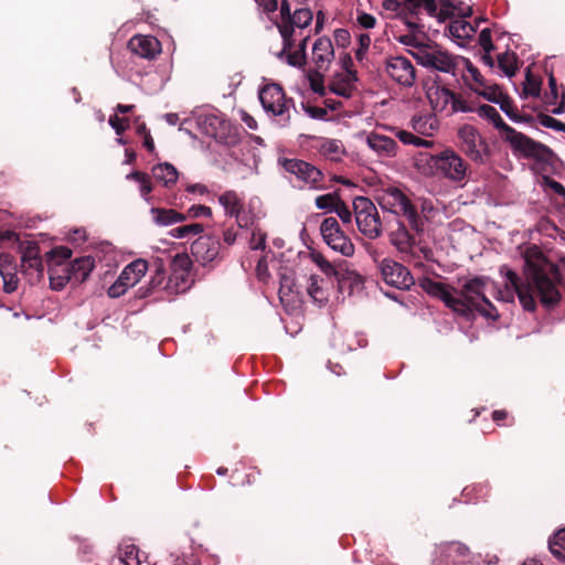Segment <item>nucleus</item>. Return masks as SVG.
<instances>
[{
  "label": "nucleus",
  "instance_id": "obj_1",
  "mask_svg": "<svg viewBox=\"0 0 565 565\" xmlns=\"http://www.w3.org/2000/svg\"><path fill=\"white\" fill-rule=\"evenodd\" d=\"M523 258L524 280L513 270L509 269L505 274L507 285L515 290L523 309L530 312L535 311L534 295L546 309L558 306L562 295L553 284L556 277L553 276L556 273V264L550 260L536 245L527 247Z\"/></svg>",
  "mask_w": 565,
  "mask_h": 565
},
{
  "label": "nucleus",
  "instance_id": "obj_2",
  "mask_svg": "<svg viewBox=\"0 0 565 565\" xmlns=\"http://www.w3.org/2000/svg\"><path fill=\"white\" fill-rule=\"evenodd\" d=\"M477 113L480 117L492 122L514 154L533 159L539 163L551 164L554 161L555 153L550 147L509 126L494 107L483 104L478 107Z\"/></svg>",
  "mask_w": 565,
  "mask_h": 565
},
{
  "label": "nucleus",
  "instance_id": "obj_3",
  "mask_svg": "<svg viewBox=\"0 0 565 565\" xmlns=\"http://www.w3.org/2000/svg\"><path fill=\"white\" fill-rule=\"evenodd\" d=\"M379 203L383 209L406 218L408 226L416 234H424L425 217L420 215L417 207L409 198L398 188L388 186L379 196Z\"/></svg>",
  "mask_w": 565,
  "mask_h": 565
},
{
  "label": "nucleus",
  "instance_id": "obj_4",
  "mask_svg": "<svg viewBox=\"0 0 565 565\" xmlns=\"http://www.w3.org/2000/svg\"><path fill=\"white\" fill-rule=\"evenodd\" d=\"M284 170L291 174L297 182L294 186L322 191L329 186L324 184V173L310 162L297 158H285L280 161Z\"/></svg>",
  "mask_w": 565,
  "mask_h": 565
},
{
  "label": "nucleus",
  "instance_id": "obj_5",
  "mask_svg": "<svg viewBox=\"0 0 565 565\" xmlns=\"http://www.w3.org/2000/svg\"><path fill=\"white\" fill-rule=\"evenodd\" d=\"M173 265L179 266L182 270L180 274L174 271V274L169 278L166 285V270L163 267V263L161 259H156L152 264L154 267L153 274L151 276L150 281L147 286H141L137 290V296L139 298H146L150 295H152L154 291L159 289H172L171 284L172 281H178L179 279L182 280V282H185V276L188 275V271L191 266V260L186 255H177L173 259Z\"/></svg>",
  "mask_w": 565,
  "mask_h": 565
},
{
  "label": "nucleus",
  "instance_id": "obj_6",
  "mask_svg": "<svg viewBox=\"0 0 565 565\" xmlns=\"http://www.w3.org/2000/svg\"><path fill=\"white\" fill-rule=\"evenodd\" d=\"M487 282L486 277H475L465 281L460 289L454 288V298L462 303L465 312H461L458 306H455L452 311L467 320L475 319V308L487 298Z\"/></svg>",
  "mask_w": 565,
  "mask_h": 565
},
{
  "label": "nucleus",
  "instance_id": "obj_7",
  "mask_svg": "<svg viewBox=\"0 0 565 565\" xmlns=\"http://www.w3.org/2000/svg\"><path fill=\"white\" fill-rule=\"evenodd\" d=\"M431 172L452 182H463L467 178L468 166L454 150L446 149L429 157L427 161Z\"/></svg>",
  "mask_w": 565,
  "mask_h": 565
},
{
  "label": "nucleus",
  "instance_id": "obj_8",
  "mask_svg": "<svg viewBox=\"0 0 565 565\" xmlns=\"http://www.w3.org/2000/svg\"><path fill=\"white\" fill-rule=\"evenodd\" d=\"M355 222L359 231L370 239L382 235V222L374 203L365 198L358 196L353 201Z\"/></svg>",
  "mask_w": 565,
  "mask_h": 565
},
{
  "label": "nucleus",
  "instance_id": "obj_9",
  "mask_svg": "<svg viewBox=\"0 0 565 565\" xmlns=\"http://www.w3.org/2000/svg\"><path fill=\"white\" fill-rule=\"evenodd\" d=\"M431 565H473L470 550L460 542H445L435 547Z\"/></svg>",
  "mask_w": 565,
  "mask_h": 565
},
{
  "label": "nucleus",
  "instance_id": "obj_10",
  "mask_svg": "<svg viewBox=\"0 0 565 565\" xmlns=\"http://www.w3.org/2000/svg\"><path fill=\"white\" fill-rule=\"evenodd\" d=\"M320 232L330 248L341 253L343 256H352L354 254V245L351 239L341 230L335 217H327L320 225Z\"/></svg>",
  "mask_w": 565,
  "mask_h": 565
},
{
  "label": "nucleus",
  "instance_id": "obj_11",
  "mask_svg": "<svg viewBox=\"0 0 565 565\" xmlns=\"http://www.w3.org/2000/svg\"><path fill=\"white\" fill-rule=\"evenodd\" d=\"M460 150L472 161L483 163V154L488 151V145L479 131L471 125H465L458 130Z\"/></svg>",
  "mask_w": 565,
  "mask_h": 565
},
{
  "label": "nucleus",
  "instance_id": "obj_12",
  "mask_svg": "<svg viewBox=\"0 0 565 565\" xmlns=\"http://www.w3.org/2000/svg\"><path fill=\"white\" fill-rule=\"evenodd\" d=\"M259 100L263 108L274 116H282L294 106V100L287 98L282 87L278 84H267L259 90Z\"/></svg>",
  "mask_w": 565,
  "mask_h": 565
},
{
  "label": "nucleus",
  "instance_id": "obj_13",
  "mask_svg": "<svg viewBox=\"0 0 565 565\" xmlns=\"http://www.w3.org/2000/svg\"><path fill=\"white\" fill-rule=\"evenodd\" d=\"M379 268L382 279L392 287L408 289L415 282L411 271L404 265L391 258H384Z\"/></svg>",
  "mask_w": 565,
  "mask_h": 565
},
{
  "label": "nucleus",
  "instance_id": "obj_14",
  "mask_svg": "<svg viewBox=\"0 0 565 565\" xmlns=\"http://www.w3.org/2000/svg\"><path fill=\"white\" fill-rule=\"evenodd\" d=\"M414 56L420 65L444 73H454L456 67L452 56L438 49L423 47L417 53H414Z\"/></svg>",
  "mask_w": 565,
  "mask_h": 565
},
{
  "label": "nucleus",
  "instance_id": "obj_15",
  "mask_svg": "<svg viewBox=\"0 0 565 565\" xmlns=\"http://www.w3.org/2000/svg\"><path fill=\"white\" fill-rule=\"evenodd\" d=\"M199 125L203 134L221 142H227L232 137L231 121L221 115L209 114L200 117Z\"/></svg>",
  "mask_w": 565,
  "mask_h": 565
},
{
  "label": "nucleus",
  "instance_id": "obj_16",
  "mask_svg": "<svg viewBox=\"0 0 565 565\" xmlns=\"http://www.w3.org/2000/svg\"><path fill=\"white\" fill-rule=\"evenodd\" d=\"M385 68L391 78L403 86L411 87L415 83V67L405 56H392L387 58Z\"/></svg>",
  "mask_w": 565,
  "mask_h": 565
},
{
  "label": "nucleus",
  "instance_id": "obj_17",
  "mask_svg": "<svg viewBox=\"0 0 565 565\" xmlns=\"http://www.w3.org/2000/svg\"><path fill=\"white\" fill-rule=\"evenodd\" d=\"M21 271L29 277L31 284L38 282L43 278L44 266L38 244L30 243L23 249L21 256Z\"/></svg>",
  "mask_w": 565,
  "mask_h": 565
},
{
  "label": "nucleus",
  "instance_id": "obj_18",
  "mask_svg": "<svg viewBox=\"0 0 565 565\" xmlns=\"http://www.w3.org/2000/svg\"><path fill=\"white\" fill-rule=\"evenodd\" d=\"M221 243L216 236L201 235L191 244V253L196 262L206 265L217 258Z\"/></svg>",
  "mask_w": 565,
  "mask_h": 565
},
{
  "label": "nucleus",
  "instance_id": "obj_19",
  "mask_svg": "<svg viewBox=\"0 0 565 565\" xmlns=\"http://www.w3.org/2000/svg\"><path fill=\"white\" fill-rule=\"evenodd\" d=\"M128 49L136 55L152 60L161 52V43L152 35H134L128 41Z\"/></svg>",
  "mask_w": 565,
  "mask_h": 565
},
{
  "label": "nucleus",
  "instance_id": "obj_20",
  "mask_svg": "<svg viewBox=\"0 0 565 565\" xmlns=\"http://www.w3.org/2000/svg\"><path fill=\"white\" fill-rule=\"evenodd\" d=\"M411 227L402 221L397 222V228L390 234L391 243L403 254L413 255V248L417 245V236Z\"/></svg>",
  "mask_w": 565,
  "mask_h": 565
},
{
  "label": "nucleus",
  "instance_id": "obj_21",
  "mask_svg": "<svg viewBox=\"0 0 565 565\" xmlns=\"http://www.w3.org/2000/svg\"><path fill=\"white\" fill-rule=\"evenodd\" d=\"M422 287L427 294L441 299L451 310H454L455 306H458L460 311L465 312L462 303L455 300L452 290L454 288H451L449 285L426 278L422 282Z\"/></svg>",
  "mask_w": 565,
  "mask_h": 565
},
{
  "label": "nucleus",
  "instance_id": "obj_22",
  "mask_svg": "<svg viewBox=\"0 0 565 565\" xmlns=\"http://www.w3.org/2000/svg\"><path fill=\"white\" fill-rule=\"evenodd\" d=\"M358 81V73L356 72H349V74L335 73L329 85L328 88L331 93L344 97L350 98L353 95V92L355 89L354 83Z\"/></svg>",
  "mask_w": 565,
  "mask_h": 565
},
{
  "label": "nucleus",
  "instance_id": "obj_23",
  "mask_svg": "<svg viewBox=\"0 0 565 565\" xmlns=\"http://www.w3.org/2000/svg\"><path fill=\"white\" fill-rule=\"evenodd\" d=\"M338 287L341 292L347 291L352 295L354 291H360L364 285V278L355 270L349 269L348 267H340L335 276Z\"/></svg>",
  "mask_w": 565,
  "mask_h": 565
},
{
  "label": "nucleus",
  "instance_id": "obj_24",
  "mask_svg": "<svg viewBox=\"0 0 565 565\" xmlns=\"http://www.w3.org/2000/svg\"><path fill=\"white\" fill-rule=\"evenodd\" d=\"M316 142L318 152L330 161L339 162L347 153L345 148L340 140L318 137L316 138Z\"/></svg>",
  "mask_w": 565,
  "mask_h": 565
},
{
  "label": "nucleus",
  "instance_id": "obj_25",
  "mask_svg": "<svg viewBox=\"0 0 565 565\" xmlns=\"http://www.w3.org/2000/svg\"><path fill=\"white\" fill-rule=\"evenodd\" d=\"M72 284L79 285L84 282L95 267V259L92 256H83L76 258L73 263L67 264Z\"/></svg>",
  "mask_w": 565,
  "mask_h": 565
},
{
  "label": "nucleus",
  "instance_id": "obj_26",
  "mask_svg": "<svg viewBox=\"0 0 565 565\" xmlns=\"http://www.w3.org/2000/svg\"><path fill=\"white\" fill-rule=\"evenodd\" d=\"M427 98L435 111L441 113L448 110L454 98V92L439 85H431L427 89Z\"/></svg>",
  "mask_w": 565,
  "mask_h": 565
},
{
  "label": "nucleus",
  "instance_id": "obj_27",
  "mask_svg": "<svg viewBox=\"0 0 565 565\" xmlns=\"http://www.w3.org/2000/svg\"><path fill=\"white\" fill-rule=\"evenodd\" d=\"M367 146L380 156L394 157L398 148L397 142L391 137L372 132L366 139Z\"/></svg>",
  "mask_w": 565,
  "mask_h": 565
},
{
  "label": "nucleus",
  "instance_id": "obj_28",
  "mask_svg": "<svg viewBox=\"0 0 565 565\" xmlns=\"http://www.w3.org/2000/svg\"><path fill=\"white\" fill-rule=\"evenodd\" d=\"M313 61L318 68L323 70L331 62L334 51L329 38H319L312 47Z\"/></svg>",
  "mask_w": 565,
  "mask_h": 565
},
{
  "label": "nucleus",
  "instance_id": "obj_29",
  "mask_svg": "<svg viewBox=\"0 0 565 565\" xmlns=\"http://www.w3.org/2000/svg\"><path fill=\"white\" fill-rule=\"evenodd\" d=\"M50 286L53 290H62L68 282H72L67 264L56 262L49 265Z\"/></svg>",
  "mask_w": 565,
  "mask_h": 565
},
{
  "label": "nucleus",
  "instance_id": "obj_30",
  "mask_svg": "<svg viewBox=\"0 0 565 565\" xmlns=\"http://www.w3.org/2000/svg\"><path fill=\"white\" fill-rule=\"evenodd\" d=\"M151 172L153 178L158 182H161L166 188H171L172 185H174L179 178V172L177 168L169 162L158 163L153 166Z\"/></svg>",
  "mask_w": 565,
  "mask_h": 565
},
{
  "label": "nucleus",
  "instance_id": "obj_31",
  "mask_svg": "<svg viewBox=\"0 0 565 565\" xmlns=\"http://www.w3.org/2000/svg\"><path fill=\"white\" fill-rule=\"evenodd\" d=\"M218 203L224 207L225 215L230 217L238 216L244 206L242 198L233 190L222 193L218 196Z\"/></svg>",
  "mask_w": 565,
  "mask_h": 565
},
{
  "label": "nucleus",
  "instance_id": "obj_32",
  "mask_svg": "<svg viewBox=\"0 0 565 565\" xmlns=\"http://www.w3.org/2000/svg\"><path fill=\"white\" fill-rule=\"evenodd\" d=\"M150 213L153 222L159 226H169L185 220L184 214L173 209L152 207Z\"/></svg>",
  "mask_w": 565,
  "mask_h": 565
},
{
  "label": "nucleus",
  "instance_id": "obj_33",
  "mask_svg": "<svg viewBox=\"0 0 565 565\" xmlns=\"http://www.w3.org/2000/svg\"><path fill=\"white\" fill-rule=\"evenodd\" d=\"M117 561L122 565H141L139 547L132 543H121L118 546Z\"/></svg>",
  "mask_w": 565,
  "mask_h": 565
},
{
  "label": "nucleus",
  "instance_id": "obj_34",
  "mask_svg": "<svg viewBox=\"0 0 565 565\" xmlns=\"http://www.w3.org/2000/svg\"><path fill=\"white\" fill-rule=\"evenodd\" d=\"M404 8L411 15H418L422 10L430 17L437 14L436 0H404Z\"/></svg>",
  "mask_w": 565,
  "mask_h": 565
},
{
  "label": "nucleus",
  "instance_id": "obj_35",
  "mask_svg": "<svg viewBox=\"0 0 565 565\" xmlns=\"http://www.w3.org/2000/svg\"><path fill=\"white\" fill-rule=\"evenodd\" d=\"M448 30L451 36L460 40L471 39L477 31L471 23L460 19L451 21Z\"/></svg>",
  "mask_w": 565,
  "mask_h": 565
},
{
  "label": "nucleus",
  "instance_id": "obj_36",
  "mask_svg": "<svg viewBox=\"0 0 565 565\" xmlns=\"http://www.w3.org/2000/svg\"><path fill=\"white\" fill-rule=\"evenodd\" d=\"M311 260L320 268V270L328 277H334L342 267L343 264H332L330 263L320 252L312 250L310 253Z\"/></svg>",
  "mask_w": 565,
  "mask_h": 565
},
{
  "label": "nucleus",
  "instance_id": "obj_37",
  "mask_svg": "<svg viewBox=\"0 0 565 565\" xmlns=\"http://www.w3.org/2000/svg\"><path fill=\"white\" fill-rule=\"evenodd\" d=\"M551 553L558 559H565V527L559 529L548 540Z\"/></svg>",
  "mask_w": 565,
  "mask_h": 565
},
{
  "label": "nucleus",
  "instance_id": "obj_38",
  "mask_svg": "<svg viewBox=\"0 0 565 565\" xmlns=\"http://www.w3.org/2000/svg\"><path fill=\"white\" fill-rule=\"evenodd\" d=\"M498 66L508 76L512 77L518 71V57L514 52L498 55Z\"/></svg>",
  "mask_w": 565,
  "mask_h": 565
},
{
  "label": "nucleus",
  "instance_id": "obj_39",
  "mask_svg": "<svg viewBox=\"0 0 565 565\" xmlns=\"http://www.w3.org/2000/svg\"><path fill=\"white\" fill-rule=\"evenodd\" d=\"M127 179L138 182L140 184V189H139L140 195L146 201L150 200L149 195L152 192L153 186H152L150 177L147 173L141 172V171H132L131 173H129L127 175Z\"/></svg>",
  "mask_w": 565,
  "mask_h": 565
},
{
  "label": "nucleus",
  "instance_id": "obj_40",
  "mask_svg": "<svg viewBox=\"0 0 565 565\" xmlns=\"http://www.w3.org/2000/svg\"><path fill=\"white\" fill-rule=\"evenodd\" d=\"M313 19L312 11L308 8H300L297 9L294 13L291 19L288 23H284L285 25L290 24L291 28L295 30V28L305 29L307 28Z\"/></svg>",
  "mask_w": 565,
  "mask_h": 565
},
{
  "label": "nucleus",
  "instance_id": "obj_41",
  "mask_svg": "<svg viewBox=\"0 0 565 565\" xmlns=\"http://www.w3.org/2000/svg\"><path fill=\"white\" fill-rule=\"evenodd\" d=\"M340 193L339 191H334L331 193H327L323 195H319L316 198L315 203L317 209L319 210H326L328 212H332L337 203L340 201Z\"/></svg>",
  "mask_w": 565,
  "mask_h": 565
},
{
  "label": "nucleus",
  "instance_id": "obj_42",
  "mask_svg": "<svg viewBox=\"0 0 565 565\" xmlns=\"http://www.w3.org/2000/svg\"><path fill=\"white\" fill-rule=\"evenodd\" d=\"M276 26L278 28V31L282 39V51L280 55H282L285 52H289L295 46V40H294V33L295 30L291 28L290 24L285 25L282 23H277Z\"/></svg>",
  "mask_w": 565,
  "mask_h": 565
},
{
  "label": "nucleus",
  "instance_id": "obj_43",
  "mask_svg": "<svg viewBox=\"0 0 565 565\" xmlns=\"http://www.w3.org/2000/svg\"><path fill=\"white\" fill-rule=\"evenodd\" d=\"M203 232V226L200 223H192L181 225L173 228L170 234L175 238L193 237Z\"/></svg>",
  "mask_w": 565,
  "mask_h": 565
},
{
  "label": "nucleus",
  "instance_id": "obj_44",
  "mask_svg": "<svg viewBox=\"0 0 565 565\" xmlns=\"http://www.w3.org/2000/svg\"><path fill=\"white\" fill-rule=\"evenodd\" d=\"M481 87L483 89L479 92V95L494 104H497L505 95L501 86H499L498 84L489 85L487 84V82H484V85H481Z\"/></svg>",
  "mask_w": 565,
  "mask_h": 565
},
{
  "label": "nucleus",
  "instance_id": "obj_45",
  "mask_svg": "<svg viewBox=\"0 0 565 565\" xmlns=\"http://www.w3.org/2000/svg\"><path fill=\"white\" fill-rule=\"evenodd\" d=\"M235 220L238 228L254 230L255 226H259L257 224L258 216L252 210L246 211L244 207L238 213V216H235Z\"/></svg>",
  "mask_w": 565,
  "mask_h": 565
},
{
  "label": "nucleus",
  "instance_id": "obj_46",
  "mask_svg": "<svg viewBox=\"0 0 565 565\" xmlns=\"http://www.w3.org/2000/svg\"><path fill=\"white\" fill-rule=\"evenodd\" d=\"M71 257L72 250L66 246L54 247L46 254L49 265H55L56 262L64 264L63 262Z\"/></svg>",
  "mask_w": 565,
  "mask_h": 565
},
{
  "label": "nucleus",
  "instance_id": "obj_47",
  "mask_svg": "<svg viewBox=\"0 0 565 565\" xmlns=\"http://www.w3.org/2000/svg\"><path fill=\"white\" fill-rule=\"evenodd\" d=\"M17 271V264L14 257L9 253H0V276L6 278V275Z\"/></svg>",
  "mask_w": 565,
  "mask_h": 565
},
{
  "label": "nucleus",
  "instance_id": "obj_48",
  "mask_svg": "<svg viewBox=\"0 0 565 565\" xmlns=\"http://www.w3.org/2000/svg\"><path fill=\"white\" fill-rule=\"evenodd\" d=\"M127 273H130L135 281H139L148 270V263L145 259H136L126 266Z\"/></svg>",
  "mask_w": 565,
  "mask_h": 565
},
{
  "label": "nucleus",
  "instance_id": "obj_49",
  "mask_svg": "<svg viewBox=\"0 0 565 565\" xmlns=\"http://www.w3.org/2000/svg\"><path fill=\"white\" fill-rule=\"evenodd\" d=\"M266 239L267 234L259 226H255L254 230H252V235L249 239L250 249L264 250L266 248Z\"/></svg>",
  "mask_w": 565,
  "mask_h": 565
},
{
  "label": "nucleus",
  "instance_id": "obj_50",
  "mask_svg": "<svg viewBox=\"0 0 565 565\" xmlns=\"http://www.w3.org/2000/svg\"><path fill=\"white\" fill-rule=\"evenodd\" d=\"M479 312L482 317L491 320H498L499 313L497 311V308L493 306V303L486 298L480 305H478L475 308V313Z\"/></svg>",
  "mask_w": 565,
  "mask_h": 565
},
{
  "label": "nucleus",
  "instance_id": "obj_51",
  "mask_svg": "<svg viewBox=\"0 0 565 565\" xmlns=\"http://www.w3.org/2000/svg\"><path fill=\"white\" fill-rule=\"evenodd\" d=\"M541 93V82L532 76L531 72L529 71L526 74L525 85L523 88V95L524 96H533L537 97Z\"/></svg>",
  "mask_w": 565,
  "mask_h": 565
},
{
  "label": "nucleus",
  "instance_id": "obj_52",
  "mask_svg": "<svg viewBox=\"0 0 565 565\" xmlns=\"http://www.w3.org/2000/svg\"><path fill=\"white\" fill-rule=\"evenodd\" d=\"M308 295L315 300L322 302L324 299V292L319 286V278L316 275H311L309 278V285L307 287Z\"/></svg>",
  "mask_w": 565,
  "mask_h": 565
},
{
  "label": "nucleus",
  "instance_id": "obj_53",
  "mask_svg": "<svg viewBox=\"0 0 565 565\" xmlns=\"http://www.w3.org/2000/svg\"><path fill=\"white\" fill-rule=\"evenodd\" d=\"M537 120L543 127L565 132V122L557 120L550 115L541 113L537 115Z\"/></svg>",
  "mask_w": 565,
  "mask_h": 565
},
{
  "label": "nucleus",
  "instance_id": "obj_54",
  "mask_svg": "<svg viewBox=\"0 0 565 565\" xmlns=\"http://www.w3.org/2000/svg\"><path fill=\"white\" fill-rule=\"evenodd\" d=\"M473 108L461 97V95L454 93V98L450 103V108L448 109V115H452L455 113H470Z\"/></svg>",
  "mask_w": 565,
  "mask_h": 565
},
{
  "label": "nucleus",
  "instance_id": "obj_55",
  "mask_svg": "<svg viewBox=\"0 0 565 565\" xmlns=\"http://www.w3.org/2000/svg\"><path fill=\"white\" fill-rule=\"evenodd\" d=\"M497 104L511 120L521 119L520 114H518L514 109L513 100L507 94Z\"/></svg>",
  "mask_w": 565,
  "mask_h": 565
},
{
  "label": "nucleus",
  "instance_id": "obj_56",
  "mask_svg": "<svg viewBox=\"0 0 565 565\" xmlns=\"http://www.w3.org/2000/svg\"><path fill=\"white\" fill-rule=\"evenodd\" d=\"M455 9L452 0H440V9H437L435 18H437L439 22H444L452 17Z\"/></svg>",
  "mask_w": 565,
  "mask_h": 565
},
{
  "label": "nucleus",
  "instance_id": "obj_57",
  "mask_svg": "<svg viewBox=\"0 0 565 565\" xmlns=\"http://www.w3.org/2000/svg\"><path fill=\"white\" fill-rule=\"evenodd\" d=\"M294 278L287 274H281L280 287L278 291L280 300H284L285 297H288L294 291Z\"/></svg>",
  "mask_w": 565,
  "mask_h": 565
},
{
  "label": "nucleus",
  "instance_id": "obj_58",
  "mask_svg": "<svg viewBox=\"0 0 565 565\" xmlns=\"http://www.w3.org/2000/svg\"><path fill=\"white\" fill-rule=\"evenodd\" d=\"M396 137L404 143V145H414V146H426L428 142L415 135H413L409 131L406 130H398L396 131Z\"/></svg>",
  "mask_w": 565,
  "mask_h": 565
},
{
  "label": "nucleus",
  "instance_id": "obj_59",
  "mask_svg": "<svg viewBox=\"0 0 565 565\" xmlns=\"http://www.w3.org/2000/svg\"><path fill=\"white\" fill-rule=\"evenodd\" d=\"M111 128L117 135H122L129 127V120L127 118H120L117 114L111 115L108 120Z\"/></svg>",
  "mask_w": 565,
  "mask_h": 565
},
{
  "label": "nucleus",
  "instance_id": "obj_60",
  "mask_svg": "<svg viewBox=\"0 0 565 565\" xmlns=\"http://www.w3.org/2000/svg\"><path fill=\"white\" fill-rule=\"evenodd\" d=\"M371 44V38L366 33H362L359 35V47L355 50V57L358 61H362L364 55L366 54Z\"/></svg>",
  "mask_w": 565,
  "mask_h": 565
},
{
  "label": "nucleus",
  "instance_id": "obj_61",
  "mask_svg": "<svg viewBox=\"0 0 565 565\" xmlns=\"http://www.w3.org/2000/svg\"><path fill=\"white\" fill-rule=\"evenodd\" d=\"M332 212L337 213V215L344 224L350 223L352 220V214L349 206L341 199L337 203Z\"/></svg>",
  "mask_w": 565,
  "mask_h": 565
},
{
  "label": "nucleus",
  "instance_id": "obj_62",
  "mask_svg": "<svg viewBox=\"0 0 565 565\" xmlns=\"http://www.w3.org/2000/svg\"><path fill=\"white\" fill-rule=\"evenodd\" d=\"M478 42L484 52H491L494 50V45L491 39V31L488 28L480 32Z\"/></svg>",
  "mask_w": 565,
  "mask_h": 565
},
{
  "label": "nucleus",
  "instance_id": "obj_63",
  "mask_svg": "<svg viewBox=\"0 0 565 565\" xmlns=\"http://www.w3.org/2000/svg\"><path fill=\"white\" fill-rule=\"evenodd\" d=\"M310 88L320 96L326 95V87L323 85V77L319 73L309 76Z\"/></svg>",
  "mask_w": 565,
  "mask_h": 565
},
{
  "label": "nucleus",
  "instance_id": "obj_64",
  "mask_svg": "<svg viewBox=\"0 0 565 565\" xmlns=\"http://www.w3.org/2000/svg\"><path fill=\"white\" fill-rule=\"evenodd\" d=\"M555 280L553 281L555 289L561 294L559 287L565 289V258L562 259L561 267L556 265Z\"/></svg>",
  "mask_w": 565,
  "mask_h": 565
}]
</instances>
